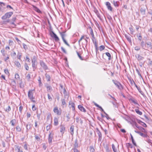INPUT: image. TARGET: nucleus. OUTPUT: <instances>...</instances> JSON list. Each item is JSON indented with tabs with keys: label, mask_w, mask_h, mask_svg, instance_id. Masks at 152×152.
<instances>
[{
	"label": "nucleus",
	"mask_w": 152,
	"mask_h": 152,
	"mask_svg": "<svg viewBox=\"0 0 152 152\" xmlns=\"http://www.w3.org/2000/svg\"><path fill=\"white\" fill-rule=\"evenodd\" d=\"M125 37L126 39L130 43H132V41L131 39V38L127 34H125Z\"/></svg>",
	"instance_id": "22"
},
{
	"label": "nucleus",
	"mask_w": 152,
	"mask_h": 152,
	"mask_svg": "<svg viewBox=\"0 0 152 152\" xmlns=\"http://www.w3.org/2000/svg\"><path fill=\"white\" fill-rule=\"evenodd\" d=\"M4 72L7 75L9 74V73L8 71V70L7 69H5L4 70Z\"/></svg>",
	"instance_id": "60"
},
{
	"label": "nucleus",
	"mask_w": 152,
	"mask_h": 152,
	"mask_svg": "<svg viewBox=\"0 0 152 152\" xmlns=\"http://www.w3.org/2000/svg\"><path fill=\"white\" fill-rule=\"evenodd\" d=\"M45 86L47 89V91L48 92H51L53 90L52 87L49 84L47 83L45 85Z\"/></svg>",
	"instance_id": "13"
},
{
	"label": "nucleus",
	"mask_w": 152,
	"mask_h": 152,
	"mask_svg": "<svg viewBox=\"0 0 152 152\" xmlns=\"http://www.w3.org/2000/svg\"><path fill=\"white\" fill-rule=\"evenodd\" d=\"M140 46L144 49H152V44L150 42L148 41L145 42L143 40L141 41L140 44Z\"/></svg>",
	"instance_id": "1"
},
{
	"label": "nucleus",
	"mask_w": 152,
	"mask_h": 152,
	"mask_svg": "<svg viewBox=\"0 0 152 152\" xmlns=\"http://www.w3.org/2000/svg\"><path fill=\"white\" fill-rule=\"evenodd\" d=\"M137 37L138 39L140 41H141L142 39V37L141 35V33H139L137 34Z\"/></svg>",
	"instance_id": "24"
},
{
	"label": "nucleus",
	"mask_w": 152,
	"mask_h": 152,
	"mask_svg": "<svg viewBox=\"0 0 152 152\" xmlns=\"http://www.w3.org/2000/svg\"><path fill=\"white\" fill-rule=\"evenodd\" d=\"M66 32V31H63L61 32L59 31V33L60 34L61 37V38L62 39V40L64 43L67 45L68 46L70 47V45L65 40V39L64 38V37H66V35L65 34Z\"/></svg>",
	"instance_id": "2"
},
{
	"label": "nucleus",
	"mask_w": 152,
	"mask_h": 152,
	"mask_svg": "<svg viewBox=\"0 0 152 152\" xmlns=\"http://www.w3.org/2000/svg\"><path fill=\"white\" fill-rule=\"evenodd\" d=\"M89 28L90 29V34L92 37V40L94 39H95V38L94 37V35L93 32V31L91 27H90Z\"/></svg>",
	"instance_id": "17"
},
{
	"label": "nucleus",
	"mask_w": 152,
	"mask_h": 152,
	"mask_svg": "<svg viewBox=\"0 0 152 152\" xmlns=\"http://www.w3.org/2000/svg\"><path fill=\"white\" fill-rule=\"evenodd\" d=\"M111 2L115 7H118L119 6V2L118 1H115L113 0V2Z\"/></svg>",
	"instance_id": "18"
},
{
	"label": "nucleus",
	"mask_w": 152,
	"mask_h": 152,
	"mask_svg": "<svg viewBox=\"0 0 152 152\" xmlns=\"http://www.w3.org/2000/svg\"><path fill=\"white\" fill-rule=\"evenodd\" d=\"M19 86L21 88H23L24 87V84L21 82L19 83Z\"/></svg>",
	"instance_id": "53"
},
{
	"label": "nucleus",
	"mask_w": 152,
	"mask_h": 152,
	"mask_svg": "<svg viewBox=\"0 0 152 152\" xmlns=\"http://www.w3.org/2000/svg\"><path fill=\"white\" fill-rule=\"evenodd\" d=\"M134 84V85L137 88V90H138L141 93V92H142V91H141V89L140 88V87H138L137 86V85L134 82V81H133Z\"/></svg>",
	"instance_id": "31"
},
{
	"label": "nucleus",
	"mask_w": 152,
	"mask_h": 152,
	"mask_svg": "<svg viewBox=\"0 0 152 152\" xmlns=\"http://www.w3.org/2000/svg\"><path fill=\"white\" fill-rule=\"evenodd\" d=\"M40 65L42 68L45 70H46L48 69L47 65L42 61H40Z\"/></svg>",
	"instance_id": "10"
},
{
	"label": "nucleus",
	"mask_w": 152,
	"mask_h": 152,
	"mask_svg": "<svg viewBox=\"0 0 152 152\" xmlns=\"http://www.w3.org/2000/svg\"><path fill=\"white\" fill-rule=\"evenodd\" d=\"M54 134L53 133H50L48 136V142L50 143L52 142V140L53 138Z\"/></svg>",
	"instance_id": "14"
},
{
	"label": "nucleus",
	"mask_w": 152,
	"mask_h": 152,
	"mask_svg": "<svg viewBox=\"0 0 152 152\" xmlns=\"http://www.w3.org/2000/svg\"><path fill=\"white\" fill-rule=\"evenodd\" d=\"M69 105H71V107L72 108V110H75V104L74 103L71 102L70 103V102L69 103Z\"/></svg>",
	"instance_id": "37"
},
{
	"label": "nucleus",
	"mask_w": 152,
	"mask_h": 152,
	"mask_svg": "<svg viewBox=\"0 0 152 152\" xmlns=\"http://www.w3.org/2000/svg\"><path fill=\"white\" fill-rule=\"evenodd\" d=\"M127 146L128 148H132L133 146L130 143H128L127 144Z\"/></svg>",
	"instance_id": "47"
},
{
	"label": "nucleus",
	"mask_w": 152,
	"mask_h": 152,
	"mask_svg": "<svg viewBox=\"0 0 152 152\" xmlns=\"http://www.w3.org/2000/svg\"><path fill=\"white\" fill-rule=\"evenodd\" d=\"M1 52L2 53V55L3 56H5V51L4 49H2L1 50Z\"/></svg>",
	"instance_id": "43"
},
{
	"label": "nucleus",
	"mask_w": 152,
	"mask_h": 152,
	"mask_svg": "<svg viewBox=\"0 0 152 152\" xmlns=\"http://www.w3.org/2000/svg\"><path fill=\"white\" fill-rule=\"evenodd\" d=\"M15 64L16 66L18 68H20L21 67V65L20 63L18 61H15Z\"/></svg>",
	"instance_id": "32"
},
{
	"label": "nucleus",
	"mask_w": 152,
	"mask_h": 152,
	"mask_svg": "<svg viewBox=\"0 0 152 152\" xmlns=\"http://www.w3.org/2000/svg\"><path fill=\"white\" fill-rule=\"evenodd\" d=\"M9 43L10 45H13V42L11 40H9Z\"/></svg>",
	"instance_id": "55"
},
{
	"label": "nucleus",
	"mask_w": 152,
	"mask_h": 152,
	"mask_svg": "<svg viewBox=\"0 0 152 152\" xmlns=\"http://www.w3.org/2000/svg\"><path fill=\"white\" fill-rule=\"evenodd\" d=\"M32 7H33V8H34V10L36 12H37L39 13H41L42 12L41 11L39 10V9L37 7H36V6L34 5H32Z\"/></svg>",
	"instance_id": "20"
},
{
	"label": "nucleus",
	"mask_w": 152,
	"mask_h": 152,
	"mask_svg": "<svg viewBox=\"0 0 152 152\" xmlns=\"http://www.w3.org/2000/svg\"><path fill=\"white\" fill-rule=\"evenodd\" d=\"M62 102V105H64L66 104L65 100L64 99H62L61 100Z\"/></svg>",
	"instance_id": "48"
},
{
	"label": "nucleus",
	"mask_w": 152,
	"mask_h": 152,
	"mask_svg": "<svg viewBox=\"0 0 152 152\" xmlns=\"http://www.w3.org/2000/svg\"><path fill=\"white\" fill-rule=\"evenodd\" d=\"M92 42L93 43H94V45L95 46V47H98V43L97 42H96V39H93L92 40Z\"/></svg>",
	"instance_id": "33"
},
{
	"label": "nucleus",
	"mask_w": 152,
	"mask_h": 152,
	"mask_svg": "<svg viewBox=\"0 0 152 152\" xmlns=\"http://www.w3.org/2000/svg\"><path fill=\"white\" fill-rule=\"evenodd\" d=\"M21 53H20L18 52V54L17 55V58L20 60H21Z\"/></svg>",
	"instance_id": "44"
},
{
	"label": "nucleus",
	"mask_w": 152,
	"mask_h": 152,
	"mask_svg": "<svg viewBox=\"0 0 152 152\" xmlns=\"http://www.w3.org/2000/svg\"><path fill=\"white\" fill-rule=\"evenodd\" d=\"M27 130H29L31 128V124H27L26 126Z\"/></svg>",
	"instance_id": "50"
},
{
	"label": "nucleus",
	"mask_w": 152,
	"mask_h": 152,
	"mask_svg": "<svg viewBox=\"0 0 152 152\" xmlns=\"http://www.w3.org/2000/svg\"><path fill=\"white\" fill-rule=\"evenodd\" d=\"M11 108L10 105H8L7 107L5 110L6 112L7 113H9L10 111L11 110Z\"/></svg>",
	"instance_id": "36"
},
{
	"label": "nucleus",
	"mask_w": 152,
	"mask_h": 152,
	"mask_svg": "<svg viewBox=\"0 0 152 152\" xmlns=\"http://www.w3.org/2000/svg\"><path fill=\"white\" fill-rule=\"evenodd\" d=\"M135 125L136 127L138 129L140 130L142 132H143L145 131V129L144 128L140 126H138L137 124H135Z\"/></svg>",
	"instance_id": "23"
},
{
	"label": "nucleus",
	"mask_w": 152,
	"mask_h": 152,
	"mask_svg": "<svg viewBox=\"0 0 152 152\" xmlns=\"http://www.w3.org/2000/svg\"><path fill=\"white\" fill-rule=\"evenodd\" d=\"M129 100L130 101H131L133 103H134V104H136L138 105H139V104L135 102V99H133L132 98H130L129 99Z\"/></svg>",
	"instance_id": "38"
},
{
	"label": "nucleus",
	"mask_w": 152,
	"mask_h": 152,
	"mask_svg": "<svg viewBox=\"0 0 152 152\" xmlns=\"http://www.w3.org/2000/svg\"><path fill=\"white\" fill-rule=\"evenodd\" d=\"M146 8H147L146 6L143 5L140 9V12L142 15H144L145 14V11Z\"/></svg>",
	"instance_id": "11"
},
{
	"label": "nucleus",
	"mask_w": 152,
	"mask_h": 152,
	"mask_svg": "<svg viewBox=\"0 0 152 152\" xmlns=\"http://www.w3.org/2000/svg\"><path fill=\"white\" fill-rule=\"evenodd\" d=\"M135 56L137 60L139 61L143 60L144 58V57L140 56L139 54H137Z\"/></svg>",
	"instance_id": "12"
},
{
	"label": "nucleus",
	"mask_w": 152,
	"mask_h": 152,
	"mask_svg": "<svg viewBox=\"0 0 152 152\" xmlns=\"http://www.w3.org/2000/svg\"><path fill=\"white\" fill-rule=\"evenodd\" d=\"M54 124H58V119L56 118H55L54 119Z\"/></svg>",
	"instance_id": "59"
},
{
	"label": "nucleus",
	"mask_w": 152,
	"mask_h": 152,
	"mask_svg": "<svg viewBox=\"0 0 152 152\" xmlns=\"http://www.w3.org/2000/svg\"><path fill=\"white\" fill-rule=\"evenodd\" d=\"M37 62V60L35 56L33 57L32 59V67L33 69V70L34 71L36 69V63Z\"/></svg>",
	"instance_id": "6"
},
{
	"label": "nucleus",
	"mask_w": 152,
	"mask_h": 152,
	"mask_svg": "<svg viewBox=\"0 0 152 152\" xmlns=\"http://www.w3.org/2000/svg\"><path fill=\"white\" fill-rule=\"evenodd\" d=\"M11 55L12 57L14 58L16 55V53L15 52H14L13 53H11Z\"/></svg>",
	"instance_id": "52"
},
{
	"label": "nucleus",
	"mask_w": 152,
	"mask_h": 152,
	"mask_svg": "<svg viewBox=\"0 0 152 152\" xmlns=\"http://www.w3.org/2000/svg\"><path fill=\"white\" fill-rule=\"evenodd\" d=\"M135 50H140V47L139 46H136L134 48Z\"/></svg>",
	"instance_id": "54"
},
{
	"label": "nucleus",
	"mask_w": 152,
	"mask_h": 152,
	"mask_svg": "<svg viewBox=\"0 0 152 152\" xmlns=\"http://www.w3.org/2000/svg\"><path fill=\"white\" fill-rule=\"evenodd\" d=\"M35 91V90L34 89L30 90L28 91V98L29 99H34V97L33 96V93Z\"/></svg>",
	"instance_id": "3"
},
{
	"label": "nucleus",
	"mask_w": 152,
	"mask_h": 152,
	"mask_svg": "<svg viewBox=\"0 0 152 152\" xmlns=\"http://www.w3.org/2000/svg\"><path fill=\"white\" fill-rule=\"evenodd\" d=\"M23 48L25 50H26L28 49V47H27V46L24 43H23Z\"/></svg>",
	"instance_id": "56"
},
{
	"label": "nucleus",
	"mask_w": 152,
	"mask_h": 152,
	"mask_svg": "<svg viewBox=\"0 0 152 152\" xmlns=\"http://www.w3.org/2000/svg\"><path fill=\"white\" fill-rule=\"evenodd\" d=\"M136 71L139 76H140V77H142V76L139 70L138 69H136Z\"/></svg>",
	"instance_id": "46"
},
{
	"label": "nucleus",
	"mask_w": 152,
	"mask_h": 152,
	"mask_svg": "<svg viewBox=\"0 0 152 152\" xmlns=\"http://www.w3.org/2000/svg\"><path fill=\"white\" fill-rule=\"evenodd\" d=\"M51 36L54 38L56 42H58L59 40V39L57 35L53 31H52L51 34Z\"/></svg>",
	"instance_id": "9"
},
{
	"label": "nucleus",
	"mask_w": 152,
	"mask_h": 152,
	"mask_svg": "<svg viewBox=\"0 0 152 152\" xmlns=\"http://www.w3.org/2000/svg\"><path fill=\"white\" fill-rule=\"evenodd\" d=\"M16 130L18 132H20L21 131V128L18 126L16 127Z\"/></svg>",
	"instance_id": "61"
},
{
	"label": "nucleus",
	"mask_w": 152,
	"mask_h": 152,
	"mask_svg": "<svg viewBox=\"0 0 152 152\" xmlns=\"http://www.w3.org/2000/svg\"><path fill=\"white\" fill-rule=\"evenodd\" d=\"M96 14L97 15L98 17L101 20H102V19L100 16V14L99 13V12H97V13H96Z\"/></svg>",
	"instance_id": "57"
},
{
	"label": "nucleus",
	"mask_w": 152,
	"mask_h": 152,
	"mask_svg": "<svg viewBox=\"0 0 152 152\" xmlns=\"http://www.w3.org/2000/svg\"><path fill=\"white\" fill-rule=\"evenodd\" d=\"M61 49L62 50V51L65 54L67 53V52L64 49V48L62 47H61Z\"/></svg>",
	"instance_id": "58"
},
{
	"label": "nucleus",
	"mask_w": 152,
	"mask_h": 152,
	"mask_svg": "<svg viewBox=\"0 0 152 152\" xmlns=\"http://www.w3.org/2000/svg\"><path fill=\"white\" fill-rule=\"evenodd\" d=\"M112 81L115 84V85L119 89L121 90L123 89V87L122 86L119 82L115 80H113Z\"/></svg>",
	"instance_id": "5"
},
{
	"label": "nucleus",
	"mask_w": 152,
	"mask_h": 152,
	"mask_svg": "<svg viewBox=\"0 0 152 152\" xmlns=\"http://www.w3.org/2000/svg\"><path fill=\"white\" fill-rule=\"evenodd\" d=\"M106 5L107 7V9L108 10L112 11L113 10V8L111 6L110 3L109 2H107L106 3Z\"/></svg>",
	"instance_id": "15"
},
{
	"label": "nucleus",
	"mask_w": 152,
	"mask_h": 152,
	"mask_svg": "<svg viewBox=\"0 0 152 152\" xmlns=\"http://www.w3.org/2000/svg\"><path fill=\"white\" fill-rule=\"evenodd\" d=\"M51 36L54 38L56 42H58L59 40V39L57 35L53 31H52L51 34Z\"/></svg>",
	"instance_id": "7"
},
{
	"label": "nucleus",
	"mask_w": 152,
	"mask_h": 152,
	"mask_svg": "<svg viewBox=\"0 0 152 152\" xmlns=\"http://www.w3.org/2000/svg\"><path fill=\"white\" fill-rule=\"evenodd\" d=\"M98 134L99 137V140L100 141L102 139V134L100 132H98Z\"/></svg>",
	"instance_id": "39"
},
{
	"label": "nucleus",
	"mask_w": 152,
	"mask_h": 152,
	"mask_svg": "<svg viewBox=\"0 0 152 152\" xmlns=\"http://www.w3.org/2000/svg\"><path fill=\"white\" fill-rule=\"evenodd\" d=\"M48 98L50 101H51L52 100V98L51 96H50L49 94H48Z\"/></svg>",
	"instance_id": "63"
},
{
	"label": "nucleus",
	"mask_w": 152,
	"mask_h": 152,
	"mask_svg": "<svg viewBox=\"0 0 152 152\" xmlns=\"http://www.w3.org/2000/svg\"><path fill=\"white\" fill-rule=\"evenodd\" d=\"M24 66L26 69L27 70H28L29 69V67L28 65L26 63H25Z\"/></svg>",
	"instance_id": "42"
},
{
	"label": "nucleus",
	"mask_w": 152,
	"mask_h": 152,
	"mask_svg": "<svg viewBox=\"0 0 152 152\" xmlns=\"http://www.w3.org/2000/svg\"><path fill=\"white\" fill-rule=\"evenodd\" d=\"M98 108H99L107 116L108 115L105 112L104 110L103 109V108L101 106H100Z\"/></svg>",
	"instance_id": "51"
},
{
	"label": "nucleus",
	"mask_w": 152,
	"mask_h": 152,
	"mask_svg": "<svg viewBox=\"0 0 152 152\" xmlns=\"http://www.w3.org/2000/svg\"><path fill=\"white\" fill-rule=\"evenodd\" d=\"M45 77L47 81H50L51 78L49 74L46 73L45 74Z\"/></svg>",
	"instance_id": "27"
},
{
	"label": "nucleus",
	"mask_w": 152,
	"mask_h": 152,
	"mask_svg": "<svg viewBox=\"0 0 152 152\" xmlns=\"http://www.w3.org/2000/svg\"><path fill=\"white\" fill-rule=\"evenodd\" d=\"M74 126H71L70 130L71 132V133L72 135H73L74 133Z\"/></svg>",
	"instance_id": "34"
},
{
	"label": "nucleus",
	"mask_w": 152,
	"mask_h": 152,
	"mask_svg": "<svg viewBox=\"0 0 152 152\" xmlns=\"http://www.w3.org/2000/svg\"><path fill=\"white\" fill-rule=\"evenodd\" d=\"M23 109V107L22 105H20L19 108V112L20 113V114H22V110Z\"/></svg>",
	"instance_id": "49"
},
{
	"label": "nucleus",
	"mask_w": 152,
	"mask_h": 152,
	"mask_svg": "<svg viewBox=\"0 0 152 152\" xmlns=\"http://www.w3.org/2000/svg\"><path fill=\"white\" fill-rule=\"evenodd\" d=\"M11 85L13 86H16V83L15 80H12L11 82Z\"/></svg>",
	"instance_id": "35"
},
{
	"label": "nucleus",
	"mask_w": 152,
	"mask_h": 152,
	"mask_svg": "<svg viewBox=\"0 0 152 152\" xmlns=\"http://www.w3.org/2000/svg\"><path fill=\"white\" fill-rule=\"evenodd\" d=\"M99 49L100 51L104 50L105 48V47L104 45H101L99 47Z\"/></svg>",
	"instance_id": "45"
},
{
	"label": "nucleus",
	"mask_w": 152,
	"mask_h": 152,
	"mask_svg": "<svg viewBox=\"0 0 152 152\" xmlns=\"http://www.w3.org/2000/svg\"><path fill=\"white\" fill-rule=\"evenodd\" d=\"M78 108L81 111H83L84 112H86V109L84 108V107L80 105H78Z\"/></svg>",
	"instance_id": "19"
},
{
	"label": "nucleus",
	"mask_w": 152,
	"mask_h": 152,
	"mask_svg": "<svg viewBox=\"0 0 152 152\" xmlns=\"http://www.w3.org/2000/svg\"><path fill=\"white\" fill-rule=\"evenodd\" d=\"M148 60L149 64L152 66V61L149 58L148 59Z\"/></svg>",
	"instance_id": "64"
},
{
	"label": "nucleus",
	"mask_w": 152,
	"mask_h": 152,
	"mask_svg": "<svg viewBox=\"0 0 152 152\" xmlns=\"http://www.w3.org/2000/svg\"><path fill=\"white\" fill-rule=\"evenodd\" d=\"M60 132H61V133L62 134H63L64 133V131L65 130V127L62 126L61 125L60 126Z\"/></svg>",
	"instance_id": "29"
},
{
	"label": "nucleus",
	"mask_w": 152,
	"mask_h": 152,
	"mask_svg": "<svg viewBox=\"0 0 152 152\" xmlns=\"http://www.w3.org/2000/svg\"><path fill=\"white\" fill-rule=\"evenodd\" d=\"M76 53L77 55L79 57V58L81 60H85L86 61H87V59L86 58L85 59L83 58L81 56L80 54L79 53V52L76 51Z\"/></svg>",
	"instance_id": "21"
},
{
	"label": "nucleus",
	"mask_w": 152,
	"mask_h": 152,
	"mask_svg": "<svg viewBox=\"0 0 152 152\" xmlns=\"http://www.w3.org/2000/svg\"><path fill=\"white\" fill-rule=\"evenodd\" d=\"M138 109H136L135 110V112L138 115H141L142 114V113L139 110V107H137Z\"/></svg>",
	"instance_id": "25"
},
{
	"label": "nucleus",
	"mask_w": 152,
	"mask_h": 152,
	"mask_svg": "<svg viewBox=\"0 0 152 152\" xmlns=\"http://www.w3.org/2000/svg\"><path fill=\"white\" fill-rule=\"evenodd\" d=\"M51 36L54 38L56 42H58L59 40V39L57 35L53 31H52L51 34Z\"/></svg>",
	"instance_id": "8"
},
{
	"label": "nucleus",
	"mask_w": 152,
	"mask_h": 152,
	"mask_svg": "<svg viewBox=\"0 0 152 152\" xmlns=\"http://www.w3.org/2000/svg\"><path fill=\"white\" fill-rule=\"evenodd\" d=\"M16 120L15 119H12L10 121V124H15Z\"/></svg>",
	"instance_id": "62"
},
{
	"label": "nucleus",
	"mask_w": 152,
	"mask_h": 152,
	"mask_svg": "<svg viewBox=\"0 0 152 152\" xmlns=\"http://www.w3.org/2000/svg\"><path fill=\"white\" fill-rule=\"evenodd\" d=\"M13 14L12 12H7L1 18L3 20H5L7 18H9L11 17Z\"/></svg>",
	"instance_id": "4"
},
{
	"label": "nucleus",
	"mask_w": 152,
	"mask_h": 152,
	"mask_svg": "<svg viewBox=\"0 0 152 152\" xmlns=\"http://www.w3.org/2000/svg\"><path fill=\"white\" fill-rule=\"evenodd\" d=\"M26 78L28 81H29L31 79V75L29 74H28L26 76Z\"/></svg>",
	"instance_id": "41"
},
{
	"label": "nucleus",
	"mask_w": 152,
	"mask_h": 152,
	"mask_svg": "<svg viewBox=\"0 0 152 152\" xmlns=\"http://www.w3.org/2000/svg\"><path fill=\"white\" fill-rule=\"evenodd\" d=\"M106 55L108 57V59L109 60H111L112 58L111 56V54L110 53L108 52H106L105 53Z\"/></svg>",
	"instance_id": "28"
},
{
	"label": "nucleus",
	"mask_w": 152,
	"mask_h": 152,
	"mask_svg": "<svg viewBox=\"0 0 152 152\" xmlns=\"http://www.w3.org/2000/svg\"><path fill=\"white\" fill-rule=\"evenodd\" d=\"M53 111L54 113H56L58 115H60L61 114V112L59 111L57 107H55L54 108Z\"/></svg>",
	"instance_id": "16"
},
{
	"label": "nucleus",
	"mask_w": 152,
	"mask_h": 152,
	"mask_svg": "<svg viewBox=\"0 0 152 152\" xmlns=\"http://www.w3.org/2000/svg\"><path fill=\"white\" fill-rule=\"evenodd\" d=\"M74 148H76L78 147V145L77 143V139L75 140V143L74 144Z\"/></svg>",
	"instance_id": "30"
},
{
	"label": "nucleus",
	"mask_w": 152,
	"mask_h": 152,
	"mask_svg": "<svg viewBox=\"0 0 152 152\" xmlns=\"http://www.w3.org/2000/svg\"><path fill=\"white\" fill-rule=\"evenodd\" d=\"M124 118L126 121H128V122H131V121H132V120L127 115H125Z\"/></svg>",
	"instance_id": "26"
},
{
	"label": "nucleus",
	"mask_w": 152,
	"mask_h": 152,
	"mask_svg": "<svg viewBox=\"0 0 152 152\" xmlns=\"http://www.w3.org/2000/svg\"><path fill=\"white\" fill-rule=\"evenodd\" d=\"M89 149L90 152H94L95 150L93 146H90Z\"/></svg>",
	"instance_id": "40"
}]
</instances>
